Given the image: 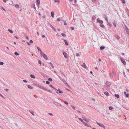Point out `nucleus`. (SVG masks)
I'll list each match as a JSON object with an SVG mask.
<instances>
[{"mask_svg": "<svg viewBox=\"0 0 129 129\" xmlns=\"http://www.w3.org/2000/svg\"><path fill=\"white\" fill-rule=\"evenodd\" d=\"M62 81H63V82L64 84H65L67 85H68V83H67L63 79Z\"/></svg>", "mask_w": 129, "mask_h": 129, "instance_id": "nucleus-14", "label": "nucleus"}, {"mask_svg": "<svg viewBox=\"0 0 129 129\" xmlns=\"http://www.w3.org/2000/svg\"><path fill=\"white\" fill-rule=\"evenodd\" d=\"M115 96L118 98H119L120 97L119 95L118 94H115Z\"/></svg>", "mask_w": 129, "mask_h": 129, "instance_id": "nucleus-21", "label": "nucleus"}, {"mask_svg": "<svg viewBox=\"0 0 129 129\" xmlns=\"http://www.w3.org/2000/svg\"><path fill=\"white\" fill-rule=\"evenodd\" d=\"M29 42L30 43H33V41L32 40H30L29 41Z\"/></svg>", "mask_w": 129, "mask_h": 129, "instance_id": "nucleus-49", "label": "nucleus"}, {"mask_svg": "<svg viewBox=\"0 0 129 129\" xmlns=\"http://www.w3.org/2000/svg\"><path fill=\"white\" fill-rule=\"evenodd\" d=\"M38 63H39L40 64V65L41 66V61L40 60H39L38 61Z\"/></svg>", "mask_w": 129, "mask_h": 129, "instance_id": "nucleus-35", "label": "nucleus"}, {"mask_svg": "<svg viewBox=\"0 0 129 129\" xmlns=\"http://www.w3.org/2000/svg\"><path fill=\"white\" fill-rule=\"evenodd\" d=\"M53 104L56 105L57 106H58L59 105V103L56 102H53Z\"/></svg>", "mask_w": 129, "mask_h": 129, "instance_id": "nucleus-11", "label": "nucleus"}, {"mask_svg": "<svg viewBox=\"0 0 129 129\" xmlns=\"http://www.w3.org/2000/svg\"><path fill=\"white\" fill-rule=\"evenodd\" d=\"M37 86H38V87H39V88H40V87L41 86V85H37Z\"/></svg>", "mask_w": 129, "mask_h": 129, "instance_id": "nucleus-60", "label": "nucleus"}, {"mask_svg": "<svg viewBox=\"0 0 129 129\" xmlns=\"http://www.w3.org/2000/svg\"><path fill=\"white\" fill-rule=\"evenodd\" d=\"M27 87L28 88H30L31 89H33V87L31 86L30 85H28Z\"/></svg>", "mask_w": 129, "mask_h": 129, "instance_id": "nucleus-12", "label": "nucleus"}, {"mask_svg": "<svg viewBox=\"0 0 129 129\" xmlns=\"http://www.w3.org/2000/svg\"><path fill=\"white\" fill-rule=\"evenodd\" d=\"M92 1L95 3H96L97 2V0H91Z\"/></svg>", "mask_w": 129, "mask_h": 129, "instance_id": "nucleus-22", "label": "nucleus"}, {"mask_svg": "<svg viewBox=\"0 0 129 129\" xmlns=\"http://www.w3.org/2000/svg\"><path fill=\"white\" fill-rule=\"evenodd\" d=\"M19 5L17 4L15 5V7L16 8H19Z\"/></svg>", "mask_w": 129, "mask_h": 129, "instance_id": "nucleus-17", "label": "nucleus"}, {"mask_svg": "<svg viewBox=\"0 0 129 129\" xmlns=\"http://www.w3.org/2000/svg\"><path fill=\"white\" fill-rule=\"evenodd\" d=\"M49 63L51 64V65L52 67V68H54V66H53V64H52V63L51 62H50Z\"/></svg>", "mask_w": 129, "mask_h": 129, "instance_id": "nucleus-28", "label": "nucleus"}, {"mask_svg": "<svg viewBox=\"0 0 129 129\" xmlns=\"http://www.w3.org/2000/svg\"><path fill=\"white\" fill-rule=\"evenodd\" d=\"M104 93L107 96H108L109 95V93H108L107 92V91H105L104 92Z\"/></svg>", "mask_w": 129, "mask_h": 129, "instance_id": "nucleus-20", "label": "nucleus"}, {"mask_svg": "<svg viewBox=\"0 0 129 129\" xmlns=\"http://www.w3.org/2000/svg\"><path fill=\"white\" fill-rule=\"evenodd\" d=\"M59 79L61 81L63 79L60 76H59Z\"/></svg>", "mask_w": 129, "mask_h": 129, "instance_id": "nucleus-56", "label": "nucleus"}, {"mask_svg": "<svg viewBox=\"0 0 129 129\" xmlns=\"http://www.w3.org/2000/svg\"><path fill=\"white\" fill-rule=\"evenodd\" d=\"M70 28L72 30H73L74 29V27H70Z\"/></svg>", "mask_w": 129, "mask_h": 129, "instance_id": "nucleus-42", "label": "nucleus"}, {"mask_svg": "<svg viewBox=\"0 0 129 129\" xmlns=\"http://www.w3.org/2000/svg\"><path fill=\"white\" fill-rule=\"evenodd\" d=\"M23 82H27V81H26V80H23Z\"/></svg>", "mask_w": 129, "mask_h": 129, "instance_id": "nucleus-61", "label": "nucleus"}, {"mask_svg": "<svg viewBox=\"0 0 129 129\" xmlns=\"http://www.w3.org/2000/svg\"><path fill=\"white\" fill-rule=\"evenodd\" d=\"M40 73L42 76L44 77L45 76V74L43 73L42 72H40Z\"/></svg>", "mask_w": 129, "mask_h": 129, "instance_id": "nucleus-34", "label": "nucleus"}, {"mask_svg": "<svg viewBox=\"0 0 129 129\" xmlns=\"http://www.w3.org/2000/svg\"><path fill=\"white\" fill-rule=\"evenodd\" d=\"M14 54L15 55H19V54L17 52H14Z\"/></svg>", "mask_w": 129, "mask_h": 129, "instance_id": "nucleus-25", "label": "nucleus"}, {"mask_svg": "<svg viewBox=\"0 0 129 129\" xmlns=\"http://www.w3.org/2000/svg\"><path fill=\"white\" fill-rule=\"evenodd\" d=\"M76 56H79V54L78 53H76Z\"/></svg>", "mask_w": 129, "mask_h": 129, "instance_id": "nucleus-54", "label": "nucleus"}, {"mask_svg": "<svg viewBox=\"0 0 129 129\" xmlns=\"http://www.w3.org/2000/svg\"><path fill=\"white\" fill-rule=\"evenodd\" d=\"M37 49H38V50L39 51L41 49H40V48L38 47H37Z\"/></svg>", "mask_w": 129, "mask_h": 129, "instance_id": "nucleus-53", "label": "nucleus"}, {"mask_svg": "<svg viewBox=\"0 0 129 129\" xmlns=\"http://www.w3.org/2000/svg\"><path fill=\"white\" fill-rule=\"evenodd\" d=\"M125 30L126 32V33L129 35V29L128 28V27H125Z\"/></svg>", "mask_w": 129, "mask_h": 129, "instance_id": "nucleus-8", "label": "nucleus"}, {"mask_svg": "<svg viewBox=\"0 0 129 129\" xmlns=\"http://www.w3.org/2000/svg\"><path fill=\"white\" fill-rule=\"evenodd\" d=\"M0 96L2 97L4 99V96L0 93Z\"/></svg>", "mask_w": 129, "mask_h": 129, "instance_id": "nucleus-50", "label": "nucleus"}, {"mask_svg": "<svg viewBox=\"0 0 129 129\" xmlns=\"http://www.w3.org/2000/svg\"><path fill=\"white\" fill-rule=\"evenodd\" d=\"M56 21H60V18H58L57 19Z\"/></svg>", "mask_w": 129, "mask_h": 129, "instance_id": "nucleus-46", "label": "nucleus"}, {"mask_svg": "<svg viewBox=\"0 0 129 129\" xmlns=\"http://www.w3.org/2000/svg\"><path fill=\"white\" fill-rule=\"evenodd\" d=\"M43 87L42 86H41L40 87V88H41V89H43Z\"/></svg>", "mask_w": 129, "mask_h": 129, "instance_id": "nucleus-51", "label": "nucleus"}, {"mask_svg": "<svg viewBox=\"0 0 129 129\" xmlns=\"http://www.w3.org/2000/svg\"><path fill=\"white\" fill-rule=\"evenodd\" d=\"M27 45H30V44H29V43L28 42H27Z\"/></svg>", "mask_w": 129, "mask_h": 129, "instance_id": "nucleus-62", "label": "nucleus"}, {"mask_svg": "<svg viewBox=\"0 0 129 129\" xmlns=\"http://www.w3.org/2000/svg\"><path fill=\"white\" fill-rule=\"evenodd\" d=\"M71 106L73 109H75V107L73 106L72 105H71Z\"/></svg>", "mask_w": 129, "mask_h": 129, "instance_id": "nucleus-55", "label": "nucleus"}, {"mask_svg": "<svg viewBox=\"0 0 129 129\" xmlns=\"http://www.w3.org/2000/svg\"><path fill=\"white\" fill-rule=\"evenodd\" d=\"M49 86L50 87H53V86L52 84H50L49 85Z\"/></svg>", "mask_w": 129, "mask_h": 129, "instance_id": "nucleus-58", "label": "nucleus"}, {"mask_svg": "<svg viewBox=\"0 0 129 129\" xmlns=\"http://www.w3.org/2000/svg\"><path fill=\"white\" fill-rule=\"evenodd\" d=\"M52 29L53 30L55 31H56V29L54 28V27H53L52 28Z\"/></svg>", "mask_w": 129, "mask_h": 129, "instance_id": "nucleus-43", "label": "nucleus"}, {"mask_svg": "<svg viewBox=\"0 0 129 129\" xmlns=\"http://www.w3.org/2000/svg\"><path fill=\"white\" fill-rule=\"evenodd\" d=\"M47 91H49V92H50V93H51L52 92V91H50V90H47Z\"/></svg>", "mask_w": 129, "mask_h": 129, "instance_id": "nucleus-63", "label": "nucleus"}, {"mask_svg": "<svg viewBox=\"0 0 129 129\" xmlns=\"http://www.w3.org/2000/svg\"><path fill=\"white\" fill-rule=\"evenodd\" d=\"M42 37L43 38H44L45 37V36L44 35H43Z\"/></svg>", "mask_w": 129, "mask_h": 129, "instance_id": "nucleus-64", "label": "nucleus"}, {"mask_svg": "<svg viewBox=\"0 0 129 129\" xmlns=\"http://www.w3.org/2000/svg\"><path fill=\"white\" fill-rule=\"evenodd\" d=\"M105 84V87H109L111 84L110 82L108 81L106 82Z\"/></svg>", "mask_w": 129, "mask_h": 129, "instance_id": "nucleus-1", "label": "nucleus"}, {"mask_svg": "<svg viewBox=\"0 0 129 129\" xmlns=\"http://www.w3.org/2000/svg\"><path fill=\"white\" fill-rule=\"evenodd\" d=\"M51 15L52 17V18L54 17V13L53 12V11L51 12Z\"/></svg>", "mask_w": 129, "mask_h": 129, "instance_id": "nucleus-15", "label": "nucleus"}, {"mask_svg": "<svg viewBox=\"0 0 129 129\" xmlns=\"http://www.w3.org/2000/svg\"><path fill=\"white\" fill-rule=\"evenodd\" d=\"M35 7V4H34L32 5V7H33L34 8V7Z\"/></svg>", "mask_w": 129, "mask_h": 129, "instance_id": "nucleus-44", "label": "nucleus"}, {"mask_svg": "<svg viewBox=\"0 0 129 129\" xmlns=\"http://www.w3.org/2000/svg\"><path fill=\"white\" fill-rule=\"evenodd\" d=\"M115 37L118 40L119 39V37L117 35H115Z\"/></svg>", "mask_w": 129, "mask_h": 129, "instance_id": "nucleus-23", "label": "nucleus"}, {"mask_svg": "<svg viewBox=\"0 0 129 129\" xmlns=\"http://www.w3.org/2000/svg\"><path fill=\"white\" fill-rule=\"evenodd\" d=\"M83 124L85 126H87V127L89 126V125L88 124L85 122Z\"/></svg>", "mask_w": 129, "mask_h": 129, "instance_id": "nucleus-18", "label": "nucleus"}, {"mask_svg": "<svg viewBox=\"0 0 129 129\" xmlns=\"http://www.w3.org/2000/svg\"><path fill=\"white\" fill-rule=\"evenodd\" d=\"M30 77H31L32 78H33V79L35 78V76H34V75H32V74L30 75Z\"/></svg>", "mask_w": 129, "mask_h": 129, "instance_id": "nucleus-13", "label": "nucleus"}, {"mask_svg": "<svg viewBox=\"0 0 129 129\" xmlns=\"http://www.w3.org/2000/svg\"><path fill=\"white\" fill-rule=\"evenodd\" d=\"M50 27L52 28L53 27L52 26V25L51 24H50Z\"/></svg>", "mask_w": 129, "mask_h": 129, "instance_id": "nucleus-57", "label": "nucleus"}, {"mask_svg": "<svg viewBox=\"0 0 129 129\" xmlns=\"http://www.w3.org/2000/svg\"><path fill=\"white\" fill-rule=\"evenodd\" d=\"M43 90H44L46 91H47L48 89L44 87L43 89Z\"/></svg>", "mask_w": 129, "mask_h": 129, "instance_id": "nucleus-31", "label": "nucleus"}, {"mask_svg": "<svg viewBox=\"0 0 129 129\" xmlns=\"http://www.w3.org/2000/svg\"><path fill=\"white\" fill-rule=\"evenodd\" d=\"M82 117L83 120L86 122H88L90 121V119H89L85 117H84L83 116H82Z\"/></svg>", "mask_w": 129, "mask_h": 129, "instance_id": "nucleus-2", "label": "nucleus"}, {"mask_svg": "<svg viewBox=\"0 0 129 129\" xmlns=\"http://www.w3.org/2000/svg\"><path fill=\"white\" fill-rule=\"evenodd\" d=\"M64 42L65 43V44L66 45L68 46L69 45V44L68 43L67 41L66 40H64Z\"/></svg>", "mask_w": 129, "mask_h": 129, "instance_id": "nucleus-10", "label": "nucleus"}, {"mask_svg": "<svg viewBox=\"0 0 129 129\" xmlns=\"http://www.w3.org/2000/svg\"><path fill=\"white\" fill-rule=\"evenodd\" d=\"M63 54L64 55V56L66 58H68V56H67V53L65 52H63Z\"/></svg>", "mask_w": 129, "mask_h": 129, "instance_id": "nucleus-7", "label": "nucleus"}, {"mask_svg": "<svg viewBox=\"0 0 129 129\" xmlns=\"http://www.w3.org/2000/svg\"><path fill=\"white\" fill-rule=\"evenodd\" d=\"M8 30L12 34L13 33V31H12V30H11L10 29H8Z\"/></svg>", "mask_w": 129, "mask_h": 129, "instance_id": "nucleus-26", "label": "nucleus"}, {"mask_svg": "<svg viewBox=\"0 0 129 129\" xmlns=\"http://www.w3.org/2000/svg\"><path fill=\"white\" fill-rule=\"evenodd\" d=\"M105 20L106 21L108 22V18L107 17H106L105 18Z\"/></svg>", "mask_w": 129, "mask_h": 129, "instance_id": "nucleus-32", "label": "nucleus"}, {"mask_svg": "<svg viewBox=\"0 0 129 129\" xmlns=\"http://www.w3.org/2000/svg\"><path fill=\"white\" fill-rule=\"evenodd\" d=\"M123 4L125 3V0H121Z\"/></svg>", "mask_w": 129, "mask_h": 129, "instance_id": "nucleus-37", "label": "nucleus"}, {"mask_svg": "<svg viewBox=\"0 0 129 129\" xmlns=\"http://www.w3.org/2000/svg\"><path fill=\"white\" fill-rule=\"evenodd\" d=\"M48 114L51 116H53V114L52 113H48Z\"/></svg>", "mask_w": 129, "mask_h": 129, "instance_id": "nucleus-52", "label": "nucleus"}, {"mask_svg": "<svg viewBox=\"0 0 129 129\" xmlns=\"http://www.w3.org/2000/svg\"><path fill=\"white\" fill-rule=\"evenodd\" d=\"M48 80L50 81H52V80L51 78H49L48 79Z\"/></svg>", "mask_w": 129, "mask_h": 129, "instance_id": "nucleus-36", "label": "nucleus"}, {"mask_svg": "<svg viewBox=\"0 0 129 129\" xmlns=\"http://www.w3.org/2000/svg\"><path fill=\"white\" fill-rule=\"evenodd\" d=\"M82 66L84 68H85L86 67V64L84 63H83V64L82 65Z\"/></svg>", "mask_w": 129, "mask_h": 129, "instance_id": "nucleus-16", "label": "nucleus"}, {"mask_svg": "<svg viewBox=\"0 0 129 129\" xmlns=\"http://www.w3.org/2000/svg\"><path fill=\"white\" fill-rule=\"evenodd\" d=\"M57 90V91H56V93H58V92L60 93H63V92L62 91H61L59 89H58V90L57 89H56Z\"/></svg>", "mask_w": 129, "mask_h": 129, "instance_id": "nucleus-9", "label": "nucleus"}, {"mask_svg": "<svg viewBox=\"0 0 129 129\" xmlns=\"http://www.w3.org/2000/svg\"><path fill=\"white\" fill-rule=\"evenodd\" d=\"M54 1L55 2H58L59 3V0H55Z\"/></svg>", "mask_w": 129, "mask_h": 129, "instance_id": "nucleus-47", "label": "nucleus"}, {"mask_svg": "<svg viewBox=\"0 0 129 129\" xmlns=\"http://www.w3.org/2000/svg\"><path fill=\"white\" fill-rule=\"evenodd\" d=\"M61 35L64 37H65L66 36V35L63 33H61Z\"/></svg>", "mask_w": 129, "mask_h": 129, "instance_id": "nucleus-30", "label": "nucleus"}, {"mask_svg": "<svg viewBox=\"0 0 129 129\" xmlns=\"http://www.w3.org/2000/svg\"><path fill=\"white\" fill-rule=\"evenodd\" d=\"M105 48V47L104 46H101L100 47V48L101 50H103Z\"/></svg>", "mask_w": 129, "mask_h": 129, "instance_id": "nucleus-19", "label": "nucleus"}, {"mask_svg": "<svg viewBox=\"0 0 129 129\" xmlns=\"http://www.w3.org/2000/svg\"><path fill=\"white\" fill-rule=\"evenodd\" d=\"M97 22L101 24H103V21L102 20H100L98 18L97 19Z\"/></svg>", "mask_w": 129, "mask_h": 129, "instance_id": "nucleus-5", "label": "nucleus"}, {"mask_svg": "<svg viewBox=\"0 0 129 129\" xmlns=\"http://www.w3.org/2000/svg\"><path fill=\"white\" fill-rule=\"evenodd\" d=\"M63 102L66 104L67 105H68V103L66 101H63Z\"/></svg>", "mask_w": 129, "mask_h": 129, "instance_id": "nucleus-38", "label": "nucleus"}, {"mask_svg": "<svg viewBox=\"0 0 129 129\" xmlns=\"http://www.w3.org/2000/svg\"><path fill=\"white\" fill-rule=\"evenodd\" d=\"M110 77L111 78H113V76L112 75V74H110Z\"/></svg>", "mask_w": 129, "mask_h": 129, "instance_id": "nucleus-39", "label": "nucleus"}, {"mask_svg": "<svg viewBox=\"0 0 129 129\" xmlns=\"http://www.w3.org/2000/svg\"><path fill=\"white\" fill-rule=\"evenodd\" d=\"M4 63L3 62H0V65H3L4 64Z\"/></svg>", "mask_w": 129, "mask_h": 129, "instance_id": "nucleus-40", "label": "nucleus"}, {"mask_svg": "<svg viewBox=\"0 0 129 129\" xmlns=\"http://www.w3.org/2000/svg\"><path fill=\"white\" fill-rule=\"evenodd\" d=\"M109 109L110 110H111L113 109V108L111 106H110L109 107Z\"/></svg>", "mask_w": 129, "mask_h": 129, "instance_id": "nucleus-33", "label": "nucleus"}, {"mask_svg": "<svg viewBox=\"0 0 129 129\" xmlns=\"http://www.w3.org/2000/svg\"><path fill=\"white\" fill-rule=\"evenodd\" d=\"M37 3L38 5H39L40 4V1L39 0H37Z\"/></svg>", "mask_w": 129, "mask_h": 129, "instance_id": "nucleus-27", "label": "nucleus"}, {"mask_svg": "<svg viewBox=\"0 0 129 129\" xmlns=\"http://www.w3.org/2000/svg\"><path fill=\"white\" fill-rule=\"evenodd\" d=\"M40 54L41 55H42V54H43V53L42 52L41 50H40Z\"/></svg>", "mask_w": 129, "mask_h": 129, "instance_id": "nucleus-48", "label": "nucleus"}, {"mask_svg": "<svg viewBox=\"0 0 129 129\" xmlns=\"http://www.w3.org/2000/svg\"><path fill=\"white\" fill-rule=\"evenodd\" d=\"M125 95L126 97H128L129 96V94L128 93H127Z\"/></svg>", "mask_w": 129, "mask_h": 129, "instance_id": "nucleus-41", "label": "nucleus"}, {"mask_svg": "<svg viewBox=\"0 0 129 129\" xmlns=\"http://www.w3.org/2000/svg\"><path fill=\"white\" fill-rule=\"evenodd\" d=\"M2 8L4 11H6L5 10V9L3 7H2Z\"/></svg>", "mask_w": 129, "mask_h": 129, "instance_id": "nucleus-59", "label": "nucleus"}, {"mask_svg": "<svg viewBox=\"0 0 129 129\" xmlns=\"http://www.w3.org/2000/svg\"><path fill=\"white\" fill-rule=\"evenodd\" d=\"M46 83L48 84H49L50 83V82L49 81H47L46 82Z\"/></svg>", "mask_w": 129, "mask_h": 129, "instance_id": "nucleus-45", "label": "nucleus"}, {"mask_svg": "<svg viewBox=\"0 0 129 129\" xmlns=\"http://www.w3.org/2000/svg\"><path fill=\"white\" fill-rule=\"evenodd\" d=\"M96 122L99 126L101 127H103L104 129H105V127L103 124L101 123H99L97 121H96Z\"/></svg>", "mask_w": 129, "mask_h": 129, "instance_id": "nucleus-3", "label": "nucleus"}, {"mask_svg": "<svg viewBox=\"0 0 129 129\" xmlns=\"http://www.w3.org/2000/svg\"><path fill=\"white\" fill-rule=\"evenodd\" d=\"M100 26L102 28H104L105 27V26L103 24H100Z\"/></svg>", "mask_w": 129, "mask_h": 129, "instance_id": "nucleus-29", "label": "nucleus"}, {"mask_svg": "<svg viewBox=\"0 0 129 129\" xmlns=\"http://www.w3.org/2000/svg\"><path fill=\"white\" fill-rule=\"evenodd\" d=\"M30 113L33 115L34 116L35 114H34V112L33 111H29Z\"/></svg>", "mask_w": 129, "mask_h": 129, "instance_id": "nucleus-24", "label": "nucleus"}, {"mask_svg": "<svg viewBox=\"0 0 129 129\" xmlns=\"http://www.w3.org/2000/svg\"><path fill=\"white\" fill-rule=\"evenodd\" d=\"M41 55L43 56V57H44V58L46 59V60H47L48 59V57L46 54H45L44 53H43Z\"/></svg>", "mask_w": 129, "mask_h": 129, "instance_id": "nucleus-4", "label": "nucleus"}, {"mask_svg": "<svg viewBox=\"0 0 129 129\" xmlns=\"http://www.w3.org/2000/svg\"><path fill=\"white\" fill-rule=\"evenodd\" d=\"M120 59L121 60L122 63L124 65H125L126 64V62L123 59H122V58H120Z\"/></svg>", "mask_w": 129, "mask_h": 129, "instance_id": "nucleus-6", "label": "nucleus"}]
</instances>
